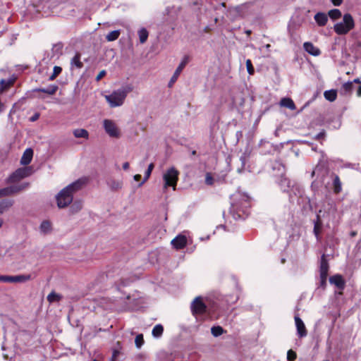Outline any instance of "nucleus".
Segmentation results:
<instances>
[{"mask_svg":"<svg viewBox=\"0 0 361 361\" xmlns=\"http://www.w3.org/2000/svg\"><path fill=\"white\" fill-rule=\"evenodd\" d=\"M87 183L86 178H80L62 189L56 196L59 208L68 206L73 199V194L80 190Z\"/></svg>","mask_w":361,"mask_h":361,"instance_id":"f257e3e1","label":"nucleus"},{"mask_svg":"<svg viewBox=\"0 0 361 361\" xmlns=\"http://www.w3.org/2000/svg\"><path fill=\"white\" fill-rule=\"evenodd\" d=\"M133 90V86L131 84H126L111 94L106 95L105 99L111 107L120 106L124 103L128 94Z\"/></svg>","mask_w":361,"mask_h":361,"instance_id":"f03ea898","label":"nucleus"},{"mask_svg":"<svg viewBox=\"0 0 361 361\" xmlns=\"http://www.w3.org/2000/svg\"><path fill=\"white\" fill-rule=\"evenodd\" d=\"M355 23L352 16L345 13L343 16V21L334 25V31L338 35H345L354 27Z\"/></svg>","mask_w":361,"mask_h":361,"instance_id":"7ed1b4c3","label":"nucleus"},{"mask_svg":"<svg viewBox=\"0 0 361 361\" xmlns=\"http://www.w3.org/2000/svg\"><path fill=\"white\" fill-rule=\"evenodd\" d=\"M178 175L179 172L174 167L167 169L163 175L164 188L172 187L173 190H175L178 180Z\"/></svg>","mask_w":361,"mask_h":361,"instance_id":"20e7f679","label":"nucleus"},{"mask_svg":"<svg viewBox=\"0 0 361 361\" xmlns=\"http://www.w3.org/2000/svg\"><path fill=\"white\" fill-rule=\"evenodd\" d=\"M32 279V274H20L16 276L0 275V281L4 283H24Z\"/></svg>","mask_w":361,"mask_h":361,"instance_id":"39448f33","label":"nucleus"},{"mask_svg":"<svg viewBox=\"0 0 361 361\" xmlns=\"http://www.w3.org/2000/svg\"><path fill=\"white\" fill-rule=\"evenodd\" d=\"M32 173V169L30 166L18 169L8 178L9 183H15L21 179L30 176Z\"/></svg>","mask_w":361,"mask_h":361,"instance_id":"423d86ee","label":"nucleus"},{"mask_svg":"<svg viewBox=\"0 0 361 361\" xmlns=\"http://www.w3.org/2000/svg\"><path fill=\"white\" fill-rule=\"evenodd\" d=\"M103 126L106 133L110 137H118L120 136V130L113 121L105 119L103 121Z\"/></svg>","mask_w":361,"mask_h":361,"instance_id":"0eeeda50","label":"nucleus"},{"mask_svg":"<svg viewBox=\"0 0 361 361\" xmlns=\"http://www.w3.org/2000/svg\"><path fill=\"white\" fill-rule=\"evenodd\" d=\"M290 202H294L301 197L304 193L302 188L298 183H293L292 187L287 192Z\"/></svg>","mask_w":361,"mask_h":361,"instance_id":"6e6552de","label":"nucleus"},{"mask_svg":"<svg viewBox=\"0 0 361 361\" xmlns=\"http://www.w3.org/2000/svg\"><path fill=\"white\" fill-rule=\"evenodd\" d=\"M207 307L200 297L196 298L191 304V311L193 314H200L206 311Z\"/></svg>","mask_w":361,"mask_h":361,"instance_id":"1a4fd4ad","label":"nucleus"},{"mask_svg":"<svg viewBox=\"0 0 361 361\" xmlns=\"http://www.w3.org/2000/svg\"><path fill=\"white\" fill-rule=\"evenodd\" d=\"M188 62V57L185 56L184 59H183V61L179 64V66L176 69L173 75H172V77L170 80V82H169V86H171L176 81L179 75L180 74V73L182 72L183 69L185 68V66H186Z\"/></svg>","mask_w":361,"mask_h":361,"instance_id":"9d476101","label":"nucleus"},{"mask_svg":"<svg viewBox=\"0 0 361 361\" xmlns=\"http://www.w3.org/2000/svg\"><path fill=\"white\" fill-rule=\"evenodd\" d=\"M329 282L331 284L335 285L339 290H343L345 288V281L340 274H336L331 276L329 278Z\"/></svg>","mask_w":361,"mask_h":361,"instance_id":"9b49d317","label":"nucleus"},{"mask_svg":"<svg viewBox=\"0 0 361 361\" xmlns=\"http://www.w3.org/2000/svg\"><path fill=\"white\" fill-rule=\"evenodd\" d=\"M29 186L28 183H23L20 184L13 185L7 187L9 196L18 193L22 190H24Z\"/></svg>","mask_w":361,"mask_h":361,"instance_id":"f8f14e48","label":"nucleus"},{"mask_svg":"<svg viewBox=\"0 0 361 361\" xmlns=\"http://www.w3.org/2000/svg\"><path fill=\"white\" fill-rule=\"evenodd\" d=\"M295 322L298 336L301 338L306 336L307 330L302 320L298 316H295Z\"/></svg>","mask_w":361,"mask_h":361,"instance_id":"ddd939ff","label":"nucleus"},{"mask_svg":"<svg viewBox=\"0 0 361 361\" xmlns=\"http://www.w3.org/2000/svg\"><path fill=\"white\" fill-rule=\"evenodd\" d=\"M108 187L113 191H117L122 188L123 181L121 180L109 178L106 180Z\"/></svg>","mask_w":361,"mask_h":361,"instance_id":"4468645a","label":"nucleus"},{"mask_svg":"<svg viewBox=\"0 0 361 361\" xmlns=\"http://www.w3.org/2000/svg\"><path fill=\"white\" fill-rule=\"evenodd\" d=\"M187 243V238L185 235H179L171 240V244L176 249L183 248Z\"/></svg>","mask_w":361,"mask_h":361,"instance_id":"2eb2a0df","label":"nucleus"},{"mask_svg":"<svg viewBox=\"0 0 361 361\" xmlns=\"http://www.w3.org/2000/svg\"><path fill=\"white\" fill-rule=\"evenodd\" d=\"M32 157L33 150L31 148L26 149L20 159V164L24 166L28 165L31 162Z\"/></svg>","mask_w":361,"mask_h":361,"instance_id":"dca6fc26","label":"nucleus"},{"mask_svg":"<svg viewBox=\"0 0 361 361\" xmlns=\"http://www.w3.org/2000/svg\"><path fill=\"white\" fill-rule=\"evenodd\" d=\"M293 183H295V182L290 180V179L284 176H281L279 182V185L281 189L285 192H288L289 191V190L293 185Z\"/></svg>","mask_w":361,"mask_h":361,"instance_id":"f3484780","label":"nucleus"},{"mask_svg":"<svg viewBox=\"0 0 361 361\" xmlns=\"http://www.w3.org/2000/svg\"><path fill=\"white\" fill-rule=\"evenodd\" d=\"M304 49L310 54L317 56L321 54L320 50L311 42H307L303 44Z\"/></svg>","mask_w":361,"mask_h":361,"instance_id":"a211bd4d","label":"nucleus"},{"mask_svg":"<svg viewBox=\"0 0 361 361\" xmlns=\"http://www.w3.org/2000/svg\"><path fill=\"white\" fill-rule=\"evenodd\" d=\"M329 268V266L328 261L326 260L325 255H323L320 260L319 275L328 276Z\"/></svg>","mask_w":361,"mask_h":361,"instance_id":"6ab92c4d","label":"nucleus"},{"mask_svg":"<svg viewBox=\"0 0 361 361\" xmlns=\"http://www.w3.org/2000/svg\"><path fill=\"white\" fill-rule=\"evenodd\" d=\"M322 214V211L320 209L318 212V214H317V220L316 221L314 222V235H316L317 238H318V235H319V233L322 229V216H324V214Z\"/></svg>","mask_w":361,"mask_h":361,"instance_id":"aec40b11","label":"nucleus"},{"mask_svg":"<svg viewBox=\"0 0 361 361\" xmlns=\"http://www.w3.org/2000/svg\"><path fill=\"white\" fill-rule=\"evenodd\" d=\"M331 178L333 180V188L335 193H339L342 190L341 180L338 176L335 173H331Z\"/></svg>","mask_w":361,"mask_h":361,"instance_id":"412c9836","label":"nucleus"},{"mask_svg":"<svg viewBox=\"0 0 361 361\" xmlns=\"http://www.w3.org/2000/svg\"><path fill=\"white\" fill-rule=\"evenodd\" d=\"M314 20L319 26H324L328 20V16L322 12H319L315 14Z\"/></svg>","mask_w":361,"mask_h":361,"instance_id":"4be33fe9","label":"nucleus"},{"mask_svg":"<svg viewBox=\"0 0 361 361\" xmlns=\"http://www.w3.org/2000/svg\"><path fill=\"white\" fill-rule=\"evenodd\" d=\"M40 232L43 234H48L52 230L51 223L49 221H43L39 226Z\"/></svg>","mask_w":361,"mask_h":361,"instance_id":"5701e85b","label":"nucleus"},{"mask_svg":"<svg viewBox=\"0 0 361 361\" xmlns=\"http://www.w3.org/2000/svg\"><path fill=\"white\" fill-rule=\"evenodd\" d=\"M280 105L290 110H295L296 109L293 101L290 98L288 97L282 98L280 101Z\"/></svg>","mask_w":361,"mask_h":361,"instance_id":"b1692460","label":"nucleus"},{"mask_svg":"<svg viewBox=\"0 0 361 361\" xmlns=\"http://www.w3.org/2000/svg\"><path fill=\"white\" fill-rule=\"evenodd\" d=\"M82 207L83 204L81 200H75V202H73L69 209L70 213L72 214H75L79 212L82 209Z\"/></svg>","mask_w":361,"mask_h":361,"instance_id":"393cba45","label":"nucleus"},{"mask_svg":"<svg viewBox=\"0 0 361 361\" xmlns=\"http://www.w3.org/2000/svg\"><path fill=\"white\" fill-rule=\"evenodd\" d=\"M73 135L77 138L88 139L89 133L87 130L83 128H77L73 131Z\"/></svg>","mask_w":361,"mask_h":361,"instance_id":"a878e982","label":"nucleus"},{"mask_svg":"<svg viewBox=\"0 0 361 361\" xmlns=\"http://www.w3.org/2000/svg\"><path fill=\"white\" fill-rule=\"evenodd\" d=\"M71 67H76L77 68H82L83 63L80 61V54L76 53L71 61Z\"/></svg>","mask_w":361,"mask_h":361,"instance_id":"bb28decb","label":"nucleus"},{"mask_svg":"<svg viewBox=\"0 0 361 361\" xmlns=\"http://www.w3.org/2000/svg\"><path fill=\"white\" fill-rule=\"evenodd\" d=\"M57 90H58V86H56L55 85H51L47 87L39 88V89H37V90L40 92H44V93L48 94L49 95H52L56 93Z\"/></svg>","mask_w":361,"mask_h":361,"instance_id":"cd10ccee","label":"nucleus"},{"mask_svg":"<svg viewBox=\"0 0 361 361\" xmlns=\"http://www.w3.org/2000/svg\"><path fill=\"white\" fill-rule=\"evenodd\" d=\"M324 97L326 100L334 102L336 99L337 92L335 90H326L324 92Z\"/></svg>","mask_w":361,"mask_h":361,"instance_id":"c85d7f7f","label":"nucleus"},{"mask_svg":"<svg viewBox=\"0 0 361 361\" xmlns=\"http://www.w3.org/2000/svg\"><path fill=\"white\" fill-rule=\"evenodd\" d=\"M120 34H121L120 30H116L111 31V32H110L109 33H108L106 35V39L108 42L115 41V40H116L119 37Z\"/></svg>","mask_w":361,"mask_h":361,"instance_id":"c756f323","label":"nucleus"},{"mask_svg":"<svg viewBox=\"0 0 361 361\" xmlns=\"http://www.w3.org/2000/svg\"><path fill=\"white\" fill-rule=\"evenodd\" d=\"M138 36L140 42L141 44H144L147 40L149 32L145 28H141L140 30H138Z\"/></svg>","mask_w":361,"mask_h":361,"instance_id":"7c9ffc66","label":"nucleus"},{"mask_svg":"<svg viewBox=\"0 0 361 361\" xmlns=\"http://www.w3.org/2000/svg\"><path fill=\"white\" fill-rule=\"evenodd\" d=\"M164 331V328L161 324H157L152 329V335L154 337L159 338L160 337Z\"/></svg>","mask_w":361,"mask_h":361,"instance_id":"2f4dec72","label":"nucleus"},{"mask_svg":"<svg viewBox=\"0 0 361 361\" xmlns=\"http://www.w3.org/2000/svg\"><path fill=\"white\" fill-rule=\"evenodd\" d=\"M154 167V165L153 163H151L150 164H149L148 166V168L146 170L145 173V177H144V179L139 184V187L142 185L144 184L145 182H146L148 178H149L151 173H152V171L153 170Z\"/></svg>","mask_w":361,"mask_h":361,"instance_id":"473e14b6","label":"nucleus"},{"mask_svg":"<svg viewBox=\"0 0 361 361\" xmlns=\"http://www.w3.org/2000/svg\"><path fill=\"white\" fill-rule=\"evenodd\" d=\"M61 299V296L59 294L52 291L47 295V300L51 303L54 302H58Z\"/></svg>","mask_w":361,"mask_h":361,"instance_id":"72a5a7b5","label":"nucleus"},{"mask_svg":"<svg viewBox=\"0 0 361 361\" xmlns=\"http://www.w3.org/2000/svg\"><path fill=\"white\" fill-rule=\"evenodd\" d=\"M328 15L332 20H336L341 16V12L340 10L335 8L330 10L328 13Z\"/></svg>","mask_w":361,"mask_h":361,"instance_id":"f704fd0d","label":"nucleus"},{"mask_svg":"<svg viewBox=\"0 0 361 361\" xmlns=\"http://www.w3.org/2000/svg\"><path fill=\"white\" fill-rule=\"evenodd\" d=\"M211 332L214 337H217L221 336L224 333V329L220 326H213L211 329Z\"/></svg>","mask_w":361,"mask_h":361,"instance_id":"c9c22d12","label":"nucleus"},{"mask_svg":"<svg viewBox=\"0 0 361 361\" xmlns=\"http://www.w3.org/2000/svg\"><path fill=\"white\" fill-rule=\"evenodd\" d=\"M353 89V82H345L341 87V90L344 91L345 93L350 92Z\"/></svg>","mask_w":361,"mask_h":361,"instance_id":"e433bc0d","label":"nucleus"},{"mask_svg":"<svg viewBox=\"0 0 361 361\" xmlns=\"http://www.w3.org/2000/svg\"><path fill=\"white\" fill-rule=\"evenodd\" d=\"M62 71V68L60 66H55L53 69V73L49 76V80H54L56 77L59 75Z\"/></svg>","mask_w":361,"mask_h":361,"instance_id":"4c0bfd02","label":"nucleus"},{"mask_svg":"<svg viewBox=\"0 0 361 361\" xmlns=\"http://www.w3.org/2000/svg\"><path fill=\"white\" fill-rule=\"evenodd\" d=\"M135 345L140 348L144 343V339L142 334H138L135 339Z\"/></svg>","mask_w":361,"mask_h":361,"instance_id":"58836bf2","label":"nucleus"},{"mask_svg":"<svg viewBox=\"0 0 361 361\" xmlns=\"http://www.w3.org/2000/svg\"><path fill=\"white\" fill-rule=\"evenodd\" d=\"M246 68H247V73L250 74V75H253L254 73H255V69H254V67L252 64V62L250 59H247L246 61Z\"/></svg>","mask_w":361,"mask_h":361,"instance_id":"ea45409f","label":"nucleus"},{"mask_svg":"<svg viewBox=\"0 0 361 361\" xmlns=\"http://www.w3.org/2000/svg\"><path fill=\"white\" fill-rule=\"evenodd\" d=\"M63 44L61 43L56 44L53 46L52 51L57 54L62 53Z\"/></svg>","mask_w":361,"mask_h":361,"instance_id":"a19ab883","label":"nucleus"},{"mask_svg":"<svg viewBox=\"0 0 361 361\" xmlns=\"http://www.w3.org/2000/svg\"><path fill=\"white\" fill-rule=\"evenodd\" d=\"M205 183L208 185H212L214 184V178L209 173H207L205 176Z\"/></svg>","mask_w":361,"mask_h":361,"instance_id":"79ce46f5","label":"nucleus"},{"mask_svg":"<svg viewBox=\"0 0 361 361\" xmlns=\"http://www.w3.org/2000/svg\"><path fill=\"white\" fill-rule=\"evenodd\" d=\"M297 357L296 353L292 350H289L287 353V359L288 360H294Z\"/></svg>","mask_w":361,"mask_h":361,"instance_id":"37998d69","label":"nucleus"},{"mask_svg":"<svg viewBox=\"0 0 361 361\" xmlns=\"http://www.w3.org/2000/svg\"><path fill=\"white\" fill-rule=\"evenodd\" d=\"M320 276V286L324 289L326 286L327 276Z\"/></svg>","mask_w":361,"mask_h":361,"instance_id":"c03bdc74","label":"nucleus"},{"mask_svg":"<svg viewBox=\"0 0 361 361\" xmlns=\"http://www.w3.org/2000/svg\"><path fill=\"white\" fill-rule=\"evenodd\" d=\"M9 196L7 187L0 189V198Z\"/></svg>","mask_w":361,"mask_h":361,"instance_id":"a18cd8bd","label":"nucleus"},{"mask_svg":"<svg viewBox=\"0 0 361 361\" xmlns=\"http://www.w3.org/2000/svg\"><path fill=\"white\" fill-rule=\"evenodd\" d=\"M321 170H322V167H320L319 166H317L311 173L312 178H313L315 175L319 176Z\"/></svg>","mask_w":361,"mask_h":361,"instance_id":"49530a36","label":"nucleus"},{"mask_svg":"<svg viewBox=\"0 0 361 361\" xmlns=\"http://www.w3.org/2000/svg\"><path fill=\"white\" fill-rule=\"evenodd\" d=\"M240 161L241 162L242 166H241V168H238V169L237 171H238V173H241L242 171H243V167L245 166V161H246L245 157L244 156L240 157Z\"/></svg>","mask_w":361,"mask_h":361,"instance_id":"de8ad7c7","label":"nucleus"},{"mask_svg":"<svg viewBox=\"0 0 361 361\" xmlns=\"http://www.w3.org/2000/svg\"><path fill=\"white\" fill-rule=\"evenodd\" d=\"M106 73V71H104V70L101 71L99 73V74L97 75V77H96V80H97V81L100 80L103 77H104V76H105Z\"/></svg>","mask_w":361,"mask_h":361,"instance_id":"09e8293b","label":"nucleus"},{"mask_svg":"<svg viewBox=\"0 0 361 361\" xmlns=\"http://www.w3.org/2000/svg\"><path fill=\"white\" fill-rule=\"evenodd\" d=\"M344 166L346 168H352V169H357L359 165L356 164L347 163Z\"/></svg>","mask_w":361,"mask_h":361,"instance_id":"8fccbe9b","label":"nucleus"},{"mask_svg":"<svg viewBox=\"0 0 361 361\" xmlns=\"http://www.w3.org/2000/svg\"><path fill=\"white\" fill-rule=\"evenodd\" d=\"M39 113H35L33 116H32L30 118V121L31 122H35L39 118Z\"/></svg>","mask_w":361,"mask_h":361,"instance_id":"3c124183","label":"nucleus"},{"mask_svg":"<svg viewBox=\"0 0 361 361\" xmlns=\"http://www.w3.org/2000/svg\"><path fill=\"white\" fill-rule=\"evenodd\" d=\"M119 354H120L119 350H114L113 351L112 360L114 361L117 358V357L118 356Z\"/></svg>","mask_w":361,"mask_h":361,"instance_id":"603ef678","label":"nucleus"},{"mask_svg":"<svg viewBox=\"0 0 361 361\" xmlns=\"http://www.w3.org/2000/svg\"><path fill=\"white\" fill-rule=\"evenodd\" d=\"M276 167L279 169V170H280V167L283 168V166L282 165V164L281 162L276 161L274 163V164L273 165V169H275Z\"/></svg>","mask_w":361,"mask_h":361,"instance_id":"864d4df0","label":"nucleus"},{"mask_svg":"<svg viewBox=\"0 0 361 361\" xmlns=\"http://www.w3.org/2000/svg\"><path fill=\"white\" fill-rule=\"evenodd\" d=\"M331 1L334 6H338L342 4L343 0H331Z\"/></svg>","mask_w":361,"mask_h":361,"instance_id":"5fc2aeb1","label":"nucleus"},{"mask_svg":"<svg viewBox=\"0 0 361 361\" xmlns=\"http://www.w3.org/2000/svg\"><path fill=\"white\" fill-rule=\"evenodd\" d=\"M128 169H129V163L128 162L123 163V169L126 171Z\"/></svg>","mask_w":361,"mask_h":361,"instance_id":"6e6d98bb","label":"nucleus"},{"mask_svg":"<svg viewBox=\"0 0 361 361\" xmlns=\"http://www.w3.org/2000/svg\"><path fill=\"white\" fill-rule=\"evenodd\" d=\"M134 180L136 181H139L141 179V176L140 174H136L133 177Z\"/></svg>","mask_w":361,"mask_h":361,"instance_id":"4d7b16f0","label":"nucleus"},{"mask_svg":"<svg viewBox=\"0 0 361 361\" xmlns=\"http://www.w3.org/2000/svg\"><path fill=\"white\" fill-rule=\"evenodd\" d=\"M311 188H312L313 190H316V189L318 188V185H317V184H316V181H313V182L312 183Z\"/></svg>","mask_w":361,"mask_h":361,"instance_id":"13d9d810","label":"nucleus"},{"mask_svg":"<svg viewBox=\"0 0 361 361\" xmlns=\"http://www.w3.org/2000/svg\"><path fill=\"white\" fill-rule=\"evenodd\" d=\"M1 84L2 85V87H5L6 85V81L5 80H1Z\"/></svg>","mask_w":361,"mask_h":361,"instance_id":"bf43d9fd","label":"nucleus"},{"mask_svg":"<svg viewBox=\"0 0 361 361\" xmlns=\"http://www.w3.org/2000/svg\"><path fill=\"white\" fill-rule=\"evenodd\" d=\"M335 212H336L335 207H333V206H331V209H330L329 213L331 212L334 214L335 213Z\"/></svg>","mask_w":361,"mask_h":361,"instance_id":"052dcab7","label":"nucleus"},{"mask_svg":"<svg viewBox=\"0 0 361 361\" xmlns=\"http://www.w3.org/2000/svg\"><path fill=\"white\" fill-rule=\"evenodd\" d=\"M357 94L358 97H361V86H360L358 87L357 92Z\"/></svg>","mask_w":361,"mask_h":361,"instance_id":"680f3d73","label":"nucleus"},{"mask_svg":"<svg viewBox=\"0 0 361 361\" xmlns=\"http://www.w3.org/2000/svg\"><path fill=\"white\" fill-rule=\"evenodd\" d=\"M353 82V83H361L359 78L355 79Z\"/></svg>","mask_w":361,"mask_h":361,"instance_id":"e2e57ef3","label":"nucleus"},{"mask_svg":"<svg viewBox=\"0 0 361 361\" xmlns=\"http://www.w3.org/2000/svg\"><path fill=\"white\" fill-rule=\"evenodd\" d=\"M324 133H319V134L317 135V137L318 138H319V137H321L324 136Z\"/></svg>","mask_w":361,"mask_h":361,"instance_id":"0e129e2a","label":"nucleus"},{"mask_svg":"<svg viewBox=\"0 0 361 361\" xmlns=\"http://www.w3.org/2000/svg\"><path fill=\"white\" fill-rule=\"evenodd\" d=\"M192 155H195V154H196V151H195V150H193V151L192 152Z\"/></svg>","mask_w":361,"mask_h":361,"instance_id":"69168bd1","label":"nucleus"},{"mask_svg":"<svg viewBox=\"0 0 361 361\" xmlns=\"http://www.w3.org/2000/svg\"><path fill=\"white\" fill-rule=\"evenodd\" d=\"M355 235H356V233H355V232H352V233H351V235H352V236H355Z\"/></svg>","mask_w":361,"mask_h":361,"instance_id":"338daca9","label":"nucleus"},{"mask_svg":"<svg viewBox=\"0 0 361 361\" xmlns=\"http://www.w3.org/2000/svg\"><path fill=\"white\" fill-rule=\"evenodd\" d=\"M246 33H247V35H250V33H251V30H247V31H246Z\"/></svg>","mask_w":361,"mask_h":361,"instance_id":"774afa93","label":"nucleus"}]
</instances>
